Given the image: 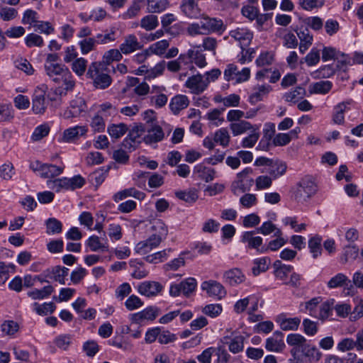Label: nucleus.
Segmentation results:
<instances>
[{
    "label": "nucleus",
    "instance_id": "47",
    "mask_svg": "<svg viewBox=\"0 0 363 363\" xmlns=\"http://www.w3.org/2000/svg\"><path fill=\"white\" fill-rule=\"evenodd\" d=\"M130 265L135 268L131 275L135 279H140L145 278L149 274V272L144 268L143 264L141 262H138L136 260H130Z\"/></svg>",
    "mask_w": 363,
    "mask_h": 363
},
{
    "label": "nucleus",
    "instance_id": "5",
    "mask_svg": "<svg viewBox=\"0 0 363 363\" xmlns=\"http://www.w3.org/2000/svg\"><path fill=\"white\" fill-rule=\"evenodd\" d=\"M160 313V310L155 306H150L144 310L130 315L132 324L142 325L145 320H154Z\"/></svg>",
    "mask_w": 363,
    "mask_h": 363
},
{
    "label": "nucleus",
    "instance_id": "41",
    "mask_svg": "<svg viewBox=\"0 0 363 363\" xmlns=\"http://www.w3.org/2000/svg\"><path fill=\"white\" fill-rule=\"evenodd\" d=\"M214 142L225 147L229 145L230 136L226 128H220L213 135Z\"/></svg>",
    "mask_w": 363,
    "mask_h": 363
},
{
    "label": "nucleus",
    "instance_id": "33",
    "mask_svg": "<svg viewBox=\"0 0 363 363\" xmlns=\"http://www.w3.org/2000/svg\"><path fill=\"white\" fill-rule=\"evenodd\" d=\"M359 255V247L355 245H347L343 248V252L340 258L342 264H346L354 260Z\"/></svg>",
    "mask_w": 363,
    "mask_h": 363
},
{
    "label": "nucleus",
    "instance_id": "39",
    "mask_svg": "<svg viewBox=\"0 0 363 363\" xmlns=\"http://www.w3.org/2000/svg\"><path fill=\"white\" fill-rule=\"evenodd\" d=\"M109 135L112 138L118 139L123 136L127 130L128 127L125 123L111 124L107 128Z\"/></svg>",
    "mask_w": 363,
    "mask_h": 363
},
{
    "label": "nucleus",
    "instance_id": "49",
    "mask_svg": "<svg viewBox=\"0 0 363 363\" xmlns=\"http://www.w3.org/2000/svg\"><path fill=\"white\" fill-rule=\"evenodd\" d=\"M46 233L49 235L58 234L62 232V223L55 218H50L46 220Z\"/></svg>",
    "mask_w": 363,
    "mask_h": 363
},
{
    "label": "nucleus",
    "instance_id": "21",
    "mask_svg": "<svg viewBox=\"0 0 363 363\" xmlns=\"http://www.w3.org/2000/svg\"><path fill=\"white\" fill-rule=\"evenodd\" d=\"M189 105V100L185 95L178 94L174 96L170 101L169 107L174 114H178L182 110L185 109Z\"/></svg>",
    "mask_w": 363,
    "mask_h": 363
},
{
    "label": "nucleus",
    "instance_id": "38",
    "mask_svg": "<svg viewBox=\"0 0 363 363\" xmlns=\"http://www.w3.org/2000/svg\"><path fill=\"white\" fill-rule=\"evenodd\" d=\"M158 25L157 16L153 14L145 16L141 18L140 22V27L147 31L155 30Z\"/></svg>",
    "mask_w": 363,
    "mask_h": 363
},
{
    "label": "nucleus",
    "instance_id": "40",
    "mask_svg": "<svg viewBox=\"0 0 363 363\" xmlns=\"http://www.w3.org/2000/svg\"><path fill=\"white\" fill-rule=\"evenodd\" d=\"M169 5L168 0H147V9L149 13H160Z\"/></svg>",
    "mask_w": 363,
    "mask_h": 363
},
{
    "label": "nucleus",
    "instance_id": "12",
    "mask_svg": "<svg viewBox=\"0 0 363 363\" xmlns=\"http://www.w3.org/2000/svg\"><path fill=\"white\" fill-rule=\"evenodd\" d=\"M200 48L201 45H192V48L185 54L187 57L186 61L188 64H190V68H194L191 65L192 62H194L199 67L206 66V57Z\"/></svg>",
    "mask_w": 363,
    "mask_h": 363
},
{
    "label": "nucleus",
    "instance_id": "64",
    "mask_svg": "<svg viewBox=\"0 0 363 363\" xmlns=\"http://www.w3.org/2000/svg\"><path fill=\"white\" fill-rule=\"evenodd\" d=\"M323 26L326 34L330 36H333L337 33L340 28L338 21L333 18L328 19L323 23Z\"/></svg>",
    "mask_w": 363,
    "mask_h": 363
},
{
    "label": "nucleus",
    "instance_id": "29",
    "mask_svg": "<svg viewBox=\"0 0 363 363\" xmlns=\"http://www.w3.org/2000/svg\"><path fill=\"white\" fill-rule=\"evenodd\" d=\"M129 196H133L137 199L143 200L145 197V194L142 191L136 190L135 188H129L118 191L114 194L113 200L116 202H118Z\"/></svg>",
    "mask_w": 363,
    "mask_h": 363
},
{
    "label": "nucleus",
    "instance_id": "8",
    "mask_svg": "<svg viewBox=\"0 0 363 363\" xmlns=\"http://www.w3.org/2000/svg\"><path fill=\"white\" fill-rule=\"evenodd\" d=\"M208 84V78H205V76L201 74H196L186 80L185 86L190 89L192 94H199L204 91Z\"/></svg>",
    "mask_w": 363,
    "mask_h": 363
},
{
    "label": "nucleus",
    "instance_id": "37",
    "mask_svg": "<svg viewBox=\"0 0 363 363\" xmlns=\"http://www.w3.org/2000/svg\"><path fill=\"white\" fill-rule=\"evenodd\" d=\"M305 95L306 90L301 86H297L296 89L285 93L283 97L286 101L296 104L299 99H303Z\"/></svg>",
    "mask_w": 363,
    "mask_h": 363
},
{
    "label": "nucleus",
    "instance_id": "7",
    "mask_svg": "<svg viewBox=\"0 0 363 363\" xmlns=\"http://www.w3.org/2000/svg\"><path fill=\"white\" fill-rule=\"evenodd\" d=\"M201 26L203 28L205 35H208L212 33L222 32L224 30L225 27L222 20L215 18H210L209 16L201 14Z\"/></svg>",
    "mask_w": 363,
    "mask_h": 363
},
{
    "label": "nucleus",
    "instance_id": "26",
    "mask_svg": "<svg viewBox=\"0 0 363 363\" xmlns=\"http://www.w3.org/2000/svg\"><path fill=\"white\" fill-rule=\"evenodd\" d=\"M286 168L285 162L278 160H272L267 172L273 179H276L285 174Z\"/></svg>",
    "mask_w": 363,
    "mask_h": 363
},
{
    "label": "nucleus",
    "instance_id": "6",
    "mask_svg": "<svg viewBox=\"0 0 363 363\" xmlns=\"http://www.w3.org/2000/svg\"><path fill=\"white\" fill-rule=\"evenodd\" d=\"M250 76V69L247 67L239 71L237 66L230 64L228 65L224 72V77L227 81L235 80L237 83L247 81Z\"/></svg>",
    "mask_w": 363,
    "mask_h": 363
},
{
    "label": "nucleus",
    "instance_id": "28",
    "mask_svg": "<svg viewBox=\"0 0 363 363\" xmlns=\"http://www.w3.org/2000/svg\"><path fill=\"white\" fill-rule=\"evenodd\" d=\"M271 91L272 87L268 84L255 86L253 93L250 96V103L255 104L262 101Z\"/></svg>",
    "mask_w": 363,
    "mask_h": 363
},
{
    "label": "nucleus",
    "instance_id": "9",
    "mask_svg": "<svg viewBox=\"0 0 363 363\" xmlns=\"http://www.w3.org/2000/svg\"><path fill=\"white\" fill-rule=\"evenodd\" d=\"M88 128L85 125H75L65 129L59 140L62 143H69L77 140L80 137L86 134Z\"/></svg>",
    "mask_w": 363,
    "mask_h": 363
},
{
    "label": "nucleus",
    "instance_id": "32",
    "mask_svg": "<svg viewBox=\"0 0 363 363\" xmlns=\"http://www.w3.org/2000/svg\"><path fill=\"white\" fill-rule=\"evenodd\" d=\"M151 230L153 238L158 240L160 242L166 238L168 232L166 225L160 220L153 223Z\"/></svg>",
    "mask_w": 363,
    "mask_h": 363
},
{
    "label": "nucleus",
    "instance_id": "30",
    "mask_svg": "<svg viewBox=\"0 0 363 363\" xmlns=\"http://www.w3.org/2000/svg\"><path fill=\"white\" fill-rule=\"evenodd\" d=\"M64 168V166L44 164L43 166L40 167V176L44 178L55 177L61 174Z\"/></svg>",
    "mask_w": 363,
    "mask_h": 363
},
{
    "label": "nucleus",
    "instance_id": "10",
    "mask_svg": "<svg viewBox=\"0 0 363 363\" xmlns=\"http://www.w3.org/2000/svg\"><path fill=\"white\" fill-rule=\"evenodd\" d=\"M163 289L162 285L154 281H145L140 283L138 286V291L143 296L147 297H155Z\"/></svg>",
    "mask_w": 363,
    "mask_h": 363
},
{
    "label": "nucleus",
    "instance_id": "18",
    "mask_svg": "<svg viewBox=\"0 0 363 363\" xmlns=\"http://www.w3.org/2000/svg\"><path fill=\"white\" fill-rule=\"evenodd\" d=\"M164 133L162 128L157 124L152 123L147 128V134L144 137V141L147 144H152L163 140Z\"/></svg>",
    "mask_w": 363,
    "mask_h": 363
},
{
    "label": "nucleus",
    "instance_id": "24",
    "mask_svg": "<svg viewBox=\"0 0 363 363\" xmlns=\"http://www.w3.org/2000/svg\"><path fill=\"white\" fill-rule=\"evenodd\" d=\"M333 88V83L330 81H320L312 83L308 86L311 94H326Z\"/></svg>",
    "mask_w": 363,
    "mask_h": 363
},
{
    "label": "nucleus",
    "instance_id": "27",
    "mask_svg": "<svg viewBox=\"0 0 363 363\" xmlns=\"http://www.w3.org/2000/svg\"><path fill=\"white\" fill-rule=\"evenodd\" d=\"M297 35L300 40L299 51L303 54L312 45L313 36L308 28L297 33Z\"/></svg>",
    "mask_w": 363,
    "mask_h": 363
},
{
    "label": "nucleus",
    "instance_id": "57",
    "mask_svg": "<svg viewBox=\"0 0 363 363\" xmlns=\"http://www.w3.org/2000/svg\"><path fill=\"white\" fill-rule=\"evenodd\" d=\"M87 67V60L83 57L74 60L72 63V69L78 76H82Z\"/></svg>",
    "mask_w": 363,
    "mask_h": 363
},
{
    "label": "nucleus",
    "instance_id": "4",
    "mask_svg": "<svg viewBox=\"0 0 363 363\" xmlns=\"http://www.w3.org/2000/svg\"><path fill=\"white\" fill-rule=\"evenodd\" d=\"M87 111V106L84 99L77 97L73 99L69 107L66 109L62 116L66 119L84 116Z\"/></svg>",
    "mask_w": 363,
    "mask_h": 363
},
{
    "label": "nucleus",
    "instance_id": "51",
    "mask_svg": "<svg viewBox=\"0 0 363 363\" xmlns=\"http://www.w3.org/2000/svg\"><path fill=\"white\" fill-rule=\"evenodd\" d=\"M87 245L93 252H105L108 250V246L106 244L102 243L99 238L96 235H92L88 239Z\"/></svg>",
    "mask_w": 363,
    "mask_h": 363
},
{
    "label": "nucleus",
    "instance_id": "56",
    "mask_svg": "<svg viewBox=\"0 0 363 363\" xmlns=\"http://www.w3.org/2000/svg\"><path fill=\"white\" fill-rule=\"evenodd\" d=\"M304 23L314 31H320L323 27V20L319 16H309L304 19Z\"/></svg>",
    "mask_w": 363,
    "mask_h": 363
},
{
    "label": "nucleus",
    "instance_id": "52",
    "mask_svg": "<svg viewBox=\"0 0 363 363\" xmlns=\"http://www.w3.org/2000/svg\"><path fill=\"white\" fill-rule=\"evenodd\" d=\"M69 269L65 267L56 266L52 269V274L55 281L61 284H65V278L68 274Z\"/></svg>",
    "mask_w": 363,
    "mask_h": 363
},
{
    "label": "nucleus",
    "instance_id": "42",
    "mask_svg": "<svg viewBox=\"0 0 363 363\" xmlns=\"http://www.w3.org/2000/svg\"><path fill=\"white\" fill-rule=\"evenodd\" d=\"M322 238L319 235L312 237L308 240V247L313 258H317L322 253Z\"/></svg>",
    "mask_w": 363,
    "mask_h": 363
},
{
    "label": "nucleus",
    "instance_id": "62",
    "mask_svg": "<svg viewBox=\"0 0 363 363\" xmlns=\"http://www.w3.org/2000/svg\"><path fill=\"white\" fill-rule=\"evenodd\" d=\"M287 343L294 347L302 348L306 345V339L301 335L294 333L290 334L286 337Z\"/></svg>",
    "mask_w": 363,
    "mask_h": 363
},
{
    "label": "nucleus",
    "instance_id": "59",
    "mask_svg": "<svg viewBox=\"0 0 363 363\" xmlns=\"http://www.w3.org/2000/svg\"><path fill=\"white\" fill-rule=\"evenodd\" d=\"M325 0H298V5L306 11H312L315 9L322 7Z\"/></svg>",
    "mask_w": 363,
    "mask_h": 363
},
{
    "label": "nucleus",
    "instance_id": "3",
    "mask_svg": "<svg viewBox=\"0 0 363 363\" xmlns=\"http://www.w3.org/2000/svg\"><path fill=\"white\" fill-rule=\"evenodd\" d=\"M317 191V186L310 177L303 178L296 186L294 195L296 201L300 203L307 201Z\"/></svg>",
    "mask_w": 363,
    "mask_h": 363
},
{
    "label": "nucleus",
    "instance_id": "53",
    "mask_svg": "<svg viewBox=\"0 0 363 363\" xmlns=\"http://www.w3.org/2000/svg\"><path fill=\"white\" fill-rule=\"evenodd\" d=\"M55 309V306L52 302L44 303L43 304L33 303V310L40 315H46L48 313H52Z\"/></svg>",
    "mask_w": 363,
    "mask_h": 363
},
{
    "label": "nucleus",
    "instance_id": "35",
    "mask_svg": "<svg viewBox=\"0 0 363 363\" xmlns=\"http://www.w3.org/2000/svg\"><path fill=\"white\" fill-rule=\"evenodd\" d=\"M320 302V298H313L308 301L301 303V310L305 313H308L310 315L315 318Z\"/></svg>",
    "mask_w": 363,
    "mask_h": 363
},
{
    "label": "nucleus",
    "instance_id": "19",
    "mask_svg": "<svg viewBox=\"0 0 363 363\" xmlns=\"http://www.w3.org/2000/svg\"><path fill=\"white\" fill-rule=\"evenodd\" d=\"M230 35L240 44L241 48L247 46L252 39V33L245 28H238L230 32Z\"/></svg>",
    "mask_w": 363,
    "mask_h": 363
},
{
    "label": "nucleus",
    "instance_id": "44",
    "mask_svg": "<svg viewBox=\"0 0 363 363\" xmlns=\"http://www.w3.org/2000/svg\"><path fill=\"white\" fill-rule=\"evenodd\" d=\"M253 235V232H245L242 236V240L247 242L249 247L258 250L262 243V238L259 236L254 237Z\"/></svg>",
    "mask_w": 363,
    "mask_h": 363
},
{
    "label": "nucleus",
    "instance_id": "13",
    "mask_svg": "<svg viewBox=\"0 0 363 363\" xmlns=\"http://www.w3.org/2000/svg\"><path fill=\"white\" fill-rule=\"evenodd\" d=\"M202 290L206 291L209 296L220 299L225 295L224 287L216 281L210 280L201 284Z\"/></svg>",
    "mask_w": 363,
    "mask_h": 363
},
{
    "label": "nucleus",
    "instance_id": "22",
    "mask_svg": "<svg viewBox=\"0 0 363 363\" xmlns=\"http://www.w3.org/2000/svg\"><path fill=\"white\" fill-rule=\"evenodd\" d=\"M225 281L230 286H235L245 281V275L238 268L230 269L224 273Z\"/></svg>",
    "mask_w": 363,
    "mask_h": 363
},
{
    "label": "nucleus",
    "instance_id": "50",
    "mask_svg": "<svg viewBox=\"0 0 363 363\" xmlns=\"http://www.w3.org/2000/svg\"><path fill=\"white\" fill-rule=\"evenodd\" d=\"M169 45V43L168 40H162L152 44L148 48V50L150 53L161 56L165 53Z\"/></svg>",
    "mask_w": 363,
    "mask_h": 363
},
{
    "label": "nucleus",
    "instance_id": "25",
    "mask_svg": "<svg viewBox=\"0 0 363 363\" xmlns=\"http://www.w3.org/2000/svg\"><path fill=\"white\" fill-rule=\"evenodd\" d=\"M143 0H133L127 10L121 15L123 20H130L138 16L143 7Z\"/></svg>",
    "mask_w": 363,
    "mask_h": 363
},
{
    "label": "nucleus",
    "instance_id": "31",
    "mask_svg": "<svg viewBox=\"0 0 363 363\" xmlns=\"http://www.w3.org/2000/svg\"><path fill=\"white\" fill-rule=\"evenodd\" d=\"M223 343L228 345L229 350L234 353H238L243 350L244 347V337L241 335L236 336L233 339H229L228 337H224Z\"/></svg>",
    "mask_w": 363,
    "mask_h": 363
},
{
    "label": "nucleus",
    "instance_id": "23",
    "mask_svg": "<svg viewBox=\"0 0 363 363\" xmlns=\"http://www.w3.org/2000/svg\"><path fill=\"white\" fill-rule=\"evenodd\" d=\"M352 104V101L349 100L343 101L334 107V113L333 115V121L335 123L341 125L345 122L344 113L350 109V106Z\"/></svg>",
    "mask_w": 363,
    "mask_h": 363
},
{
    "label": "nucleus",
    "instance_id": "63",
    "mask_svg": "<svg viewBox=\"0 0 363 363\" xmlns=\"http://www.w3.org/2000/svg\"><path fill=\"white\" fill-rule=\"evenodd\" d=\"M301 323L298 318H284L280 320V327L284 330H297Z\"/></svg>",
    "mask_w": 363,
    "mask_h": 363
},
{
    "label": "nucleus",
    "instance_id": "45",
    "mask_svg": "<svg viewBox=\"0 0 363 363\" xmlns=\"http://www.w3.org/2000/svg\"><path fill=\"white\" fill-rule=\"evenodd\" d=\"M39 21L38 13L32 9H27L23 14L21 22L24 25H28L30 27H35V24Z\"/></svg>",
    "mask_w": 363,
    "mask_h": 363
},
{
    "label": "nucleus",
    "instance_id": "61",
    "mask_svg": "<svg viewBox=\"0 0 363 363\" xmlns=\"http://www.w3.org/2000/svg\"><path fill=\"white\" fill-rule=\"evenodd\" d=\"M333 303L325 301L319 306L318 311L316 314V318L325 320L328 318L331 313Z\"/></svg>",
    "mask_w": 363,
    "mask_h": 363
},
{
    "label": "nucleus",
    "instance_id": "36",
    "mask_svg": "<svg viewBox=\"0 0 363 363\" xmlns=\"http://www.w3.org/2000/svg\"><path fill=\"white\" fill-rule=\"evenodd\" d=\"M274 267L275 268L274 274L276 277L283 281L286 279L288 274L293 269L292 266L284 264L279 260L274 262Z\"/></svg>",
    "mask_w": 363,
    "mask_h": 363
},
{
    "label": "nucleus",
    "instance_id": "1",
    "mask_svg": "<svg viewBox=\"0 0 363 363\" xmlns=\"http://www.w3.org/2000/svg\"><path fill=\"white\" fill-rule=\"evenodd\" d=\"M290 353L292 356L289 363H307L318 361L322 356L321 352L315 347L305 345L302 348L293 347Z\"/></svg>",
    "mask_w": 363,
    "mask_h": 363
},
{
    "label": "nucleus",
    "instance_id": "15",
    "mask_svg": "<svg viewBox=\"0 0 363 363\" xmlns=\"http://www.w3.org/2000/svg\"><path fill=\"white\" fill-rule=\"evenodd\" d=\"M180 9L183 14L189 18H199L202 14L195 0H182Z\"/></svg>",
    "mask_w": 363,
    "mask_h": 363
},
{
    "label": "nucleus",
    "instance_id": "46",
    "mask_svg": "<svg viewBox=\"0 0 363 363\" xmlns=\"http://www.w3.org/2000/svg\"><path fill=\"white\" fill-rule=\"evenodd\" d=\"M349 283H350V281L348 278L344 274L339 273L329 280L328 286L330 289H334L347 286Z\"/></svg>",
    "mask_w": 363,
    "mask_h": 363
},
{
    "label": "nucleus",
    "instance_id": "2",
    "mask_svg": "<svg viewBox=\"0 0 363 363\" xmlns=\"http://www.w3.org/2000/svg\"><path fill=\"white\" fill-rule=\"evenodd\" d=\"M86 76L93 80L94 86L98 89H106L111 84L112 80L106 70V65L101 62H92L88 68Z\"/></svg>",
    "mask_w": 363,
    "mask_h": 363
},
{
    "label": "nucleus",
    "instance_id": "60",
    "mask_svg": "<svg viewBox=\"0 0 363 363\" xmlns=\"http://www.w3.org/2000/svg\"><path fill=\"white\" fill-rule=\"evenodd\" d=\"M250 131L251 133L242 140L241 145L244 148H251L254 147L259 138V133L257 132V129L253 128Z\"/></svg>",
    "mask_w": 363,
    "mask_h": 363
},
{
    "label": "nucleus",
    "instance_id": "55",
    "mask_svg": "<svg viewBox=\"0 0 363 363\" xmlns=\"http://www.w3.org/2000/svg\"><path fill=\"white\" fill-rule=\"evenodd\" d=\"M223 109L214 108L211 110L206 114V118L215 126H219L224 122V118L221 116Z\"/></svg>",
    "mask_w": 363,
    "mask_h": 363
},
{
    "label": "nucleus",
    "instance_id": "16",
    "mask_svg": "<svg viewBox=\"0 0 363 363\" xmlns=\"http://www.w3.org/2000/svg\"><path fill=\"white\" fill-rule=\"evenodd\" d=\"M45 70L47 75L55 82L60 83V80L69 70L65 65L61 64L45 65Z\"/></svg>",
    "mask_w": 363,
    "mask_h": 363
},
{
    "label": "nucleus",
    "instance_id": "11",
    "mask_svg": "<svg viewBox=\"0 0 363 363\" xmlns=\"http://www.w3.org/2000/svg\"><path fill=\"white\" fill-rule=\"evenodd\" d=\"M45 91L46 87L42 86L41 87H37L35 89L33 97V111L35 114H42L46 109L45 104Z\"/></svg>",
    "mask_w": 363,
    "mask_h": 363
},
{
    "label": "nucleus",
    "instance_id": "14",
    "mask_svg": "<svg viewBox=\"0 0 363 363\" xmlns=\"http://www.w3.org/2000/svg\"><path fill=\"white\" fill-rule=\"evenodd\" d=\"M142 48L143 45L133 34L126 35L123 42L119 46L120 50L124 55L133 53L138 50H140Z\"/></svg>",
    "mask_w": 363,
    "mask_h": 363
},
{
    "label": "nucleus",
    "instance_id": "48",
    "mask_svg": "<svg viewBox=\"0 0 363 363\" xmlns=\"http://www.w3.org/2000/svg\"><path fill=\"white\" fill-rule=\"evenodd\" d=\"M53 291L52 286H44L41 289H34L28 292V296L33 299H43L49 296Z\"/></svg>",
    "mask_w": 363,
    "mask_h": 363
},
{
    "label": "nucleus",
    "instance_id": "17",
    "mask_svg": "<svg viewBox=\"0 0 363 363\" xmlns=\"http://www.w3.org/2000/svg\"><path fill=\"white\" fill-rule=\"evenodd\" d=\"M265 348L269 352H281L285 348L283 340V334L281 332H275L271 337L266 340Z\"/></svg>",
    "mask_w": 363,
    "mask_h": 363
},
{
    "label": "nucleus",
    "instance_id": "34",
    "mask_svg": "<svg viewBox=\"0 0 363 363\" xmlns=\"http://www.w3.org/2000/svg\"><path fill=\"white\" fill-rule=\"evenodd\" d=\"M254 126L247 121H240L230 124V129L233 136L242 135L247 131L252 130Z\"/></svg>",
    "mask_w": 363,
    "mask_h": 363
},
{
    "label": "nucleus",
    "instance_id": "58",
    "mask_svg": "<svg viewBox=\"0 0 363 363\" xmlns=\"http://www.w3.org/2000/svg\"><path fill=\"white\" fill-rule=\"evenodd\" d=\"M274 55L272 52L264 51L260 53L255 62L258 67H264L272 64Z\"/></svg>",
    "mask_w": 363,
    "mask_h": 363
},
{
    "label": "nucleus",
    "instance_id": "43",
    "mask_svg": "<svg viewBox=\"0 0 363 363\" xmlns=\"http://www.w3.org/2000/svg\"><path fill=\"white\" fill-rule=\"evenodd\" d=\"M254 266L252 268V274L255 276L259 275L262 272H266L270 264V259L267 257L256 259L254 260Z\"/></svg>",
    "mask_w": 363,
    "mask_h": 363
},
{
    "label": "nucleus",
    "instance_id": "20",
    "mask_svg": "<svg viewBox=\"0 0 363 363\" xmlns=\"http://www.w3.org/2000/svg\"><path fill=\"white\" fill-rule=\"evenodd\" d=\"M161 242L150 235L147 240L139 242L135 246V252L140 255H146L160 245Z\"/></svg>",
    "mask_w": 363,
    "mask_h": 363
},
{
    "label": "nucleus",
    "instance_id": "54",
    "mask_svg": "<svg viewBox=\"0 0 363 363\" xmlns=\"http://www.w3.org/2000/svg\"><path fill=\"white\" fill-rule=\"evenodd\" d=\"M335 74V69L330 65L321 67L313 72L311 76L313 79L328 78Z\"/></svg>",
    "mask_w": 363,
    "mask_h": 363
}]
</instances>
